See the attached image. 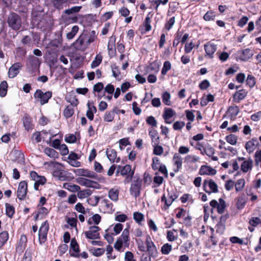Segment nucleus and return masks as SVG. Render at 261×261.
Here are the masks:
<instances>
[{
  "mask_svg": "<svg viewBox=\"0 0 261 261\" xmlns=\"http://www.w3.org/2000/svg\"><path fill=\"white\" fill-rule=\"evenodd\" d=\"M134 172V170L132 169V166L129 165H126L123 167L121 166L120 174L122 176H126L124 180L125 184H128L132 180Z\"/></svg>",
  "mask_w": 261,
  "mask_h": 261,
  "instance_id": "4",
  "label": "nucleus"
},
{
  "mask_svg": "<svg viewBox=\"0 0 261 261\" xmlns=\"http://www.w3.org/2000/svg\"><path fill=\"white\" fill-rule=\"evenodd\" d=\"M23 126L25 129L29 130L33 129L32 121L31 117L28 114H25L23 117Z\"/></svg>",
  "mask_w": 261,
  "mask_h": 261,
  "instance_id": "22",
  "label": "nucleus"
},
{
  "mask_svg": "<svg viewBox=\"0 0 261 261\" xmlns=\"http://www.w3.org/2000/svg\"><path fill=\"white\" fill-rule=\"evenodd\" d=\"M27 238L25 235H21L19 240V244L16 248L17 252L22 253L27 246Z\"/></svg>",
  "mask_w": 261,
  "mask_h": 261,
  "instance_id": "15",
  "label": "nucleus"
},
{
  "mask_svg": "<svg viewBox=\"0 0 261 261\" xmlns=\"http://www.w3.org/2000/svg\"><path fill=\"white\" fill-rule=\"evenodd\" d=\"M91 194V191L90 190L86 189L82 191H79L77 197L80 199H83L87 197Z\"/></svg>",
  "mask_w": 261,
  "mask_h": 261,
  "instance_id": "40",
  "label": "nucleus"
},
{
  "mask_svg": "<svg viewBox=\"0 0 261 261\" xmlns=\"http://www.w3.org/2000/svg\"><path fill=\"white\" fill-rule=\"evenodd\" d=\"M8 84L6 81H4L0 84V96L5 97L7 93Z\"/></svg>",
  "mask_w": 261,
  "mask_h": 261,
  "instance_id": "36",
  "label": "nucleus"
},
{
  "mask_svg": "<svg viewBox=\"0 0 261 261\" xmlns=\"http://www.w3.org/2000/svg\"><path fill=\"white\" fill-rule=\"evenodd\" d=\"M28 192L27 182L23 180L20 182L17 191V196L19 199L22 200L25 199Z\"/></svg>",
  "mask_w": 261,
  "mask_h": 261,
  "instance_id": "7",
  "label": "nucleus"
},
{
  "mask_svg": "<svg viewBox=\"0 0 261 261\" xmlns=\"http://www.w3.org/2000/svg\"><path fill=\"white\" fill-rule=\"evenodd\" d=\"M203 187L204 191L208 194H211L212 192L217 193L218 191L217 185L212 179L205 180Z\"/></svg>",
  "mask_w": 261,
  "mask_h": 261,
  "instance_id": "6",
  "label": "nucleus"
},
{
  "mask_svg": "<svg viewBox=\"0 0 261 261\" xmlns=\"http://www.w3.org/2000/svg\"><path fill=\"white\" fill-rule=\"evenodd\" d=\"M204 152L208 156L211 157L213 161H218V158L217 156H214L213 155L215 154V149L210 145L207 146L204 148Z\"/></svg>",
  "mask_w": 261,
  "mask_h": 261,
  "instance_id": "26",
  "label": "nucleus"
},
{
  "mask_svg": "<svg viewBox=\"0 0 261 261\" xmlns=\"http://www.w3.org/2000/svg\"><path fill=\"white\" fill-rule=\"evenodd\" d=\"M258 144L257 139L256 138H253L246 143L245 148L247 151L250 153L255 150L256 146Z\"/></svg>",
  "mask_w": 261,
  "mask_h": 261,
  "instance_id": "13",
  "label": "nucleus"
},
{
  "mask_svg": "<svg viewBox=\"0 0 261 261\" xmlns=\"http://www.w3.org/2000/svg\"><path fill=\"white\" fill-rule=\"evenodd\" d=\"M118 195L119 191L118 190L111 189L109 192V197L111 200L114 201H117L118 200Z\"/></svg>",
  "mask_w": 261,
  "mask_h": 261,
  "instance_id": "37",
  "label": "nucleus"
},
{
  "mask_svg": "<svg viewBox=\"0 0 261 261\" xmlns=\"http://www.w3.org/2000/svg\"><path fill=\"white\" fill-rule=\"evenodd\" d=\"M73 45L75 49L81 51H85L88 46L86 43V36L81 35L73 43Z\"/></svg>",
  "mask_w": 261,
  "mask_h": 261,
  "instance_id": "5",
  "label": "nucleus"
},
{
  "mask_svg": "<svg viewBox=\"0 0 261 261\" xmlns=\"http://www.w3.org/2000/svg\"><path fill=\"white\" fill-rule=\"evenodd\" d=\"M246 84L249 86L250 88L253 87L255 84V77L252 75H248L246 81Z\"/></svg>",
  "mask_w": 261,
  "mask_h": 261,
  "instance_id": "56",
  "label": "nucleus"
},
{
  "mask_svg": "<svg viewBox=\"0 0 261 261\" xmlns=\"http://www.w3.org/2000/svg\"><path fill=\"white\" fill-rule=\"evenodd\" d=\"M33 252V249L30 247L28 248L25 252L23 260L26 261H31Z\"/></svg>",
  "mask_w": 261,
  "mask_h": 261,
  "instance_id": "42",
  "label": "nucleus"
},
{
  "mask_svg": "<svg viewBox=\"0 0 261 261\" xmlns=\"http://www.w3.org/2000/svg\"><path fill=\"white\" fill-rule=\"evenodd\" d=\"M171 65L169 61H165L164 63L163 67L162 69V74L165 75L166 74L168 71L171 69Z\"/></svg>",
  "mask_w": 261,
  "mask_h": 261,
  "instance_id": "53",
  "label": "nucleus"
},
{
  "mask_svg": "<svg viewBox=\"0 0 261 261\" xmlns=\"http://www.w3.org/2000/svg\"><path fill=\"white\" fill-rule=\"evenodd\" d=\"M7 22L9 27L14 31L19 30L21 27V18L17 14L12 12L8 17Z\"/></svg>",
  "mask_w": 261,
  "mask_h": 261,
  "instance_id": "1",
  "label": "nucleus"
},
{
  "mask_svg": "<svg viewBox=\"0 0 261 261\" xmlns=\"http://www.w3.org/2000/svg\"><path fill=\"white\" fill-rule=\"evenodd\" d=\"M76 182L82 186L87 187L97 188L99 185L96 181H94L83 177H79L76 179Z\"/></svg>",
  "mask_w": 261,
  "mask_h": 261,
  "instance_id": "10",
  "label": "nucleus"
},
{
  "mask_svg": "<svg viewBox=\"0 0 261 261\" xmlns=\"http://www.w3.org/2000/svg\"><path fill=\"white\" fill-rule=\"evenodd\" d=\"M48 229H49L48 222L47 221H45L42 224V225L39 230V231L45 232V233H48Z\"/></svg>",
  "mask_w": 261,
  "mask_h": 261,
  "instance_id": "58",
  "label": "nucleus"
},
{
  "mask_svg": "<svg viewBox=\"0 0 261 261\" xmlns=\"http://www.w3.org/2000/svg\"><path fill=\"white\" fill-rule=\"evenodd\" d=\"M92 220L95 224L98 225L101 221V216L99 214L94 215L88 220V223L89 224L91 225L92 224Z\"/></svg>",
  "mask_w": 261,
  "mask_h": 261,
  "instance_id": "41",
  "label": "nucleus"
},
{
  "mask_svg": "<svg viewBox=\"0 0 261 261\" xmlns=\"http://www.w3.org/2000/svg\"><path fill=\"white\" fill-rule=\"evenodd\" d=\"M82 9V6H74L70 9L65 10L64 13L66 14L70 15L73 13L79 12Z\"/></svg>",
  "mask_w": 261,
  "mask_h": 261,
  "instance_id": "50",
  "label": "nucleus"
},
{
  "mask_svg": "<svg viewBox=\"0 0 261 261\" xmlns=\"http://www.w3.org/2000/svg\"><path fill=\"white\" fill-rule=\"evenodd\" d=\"M216 173V170L207 166H202L199 170L200 175H213Z\"/></svg>",
  "mask_w": 261,
  "mask_h": 261,
  "instance_id": "18",
  "label": "nucleus"
},
{
  "mask_svg": "<svg viewBox=\"0 0 261 261\" xmlns=\"http://www.w3.org/2000/svg\"><path fill=\"white\" fill-rule=\"evenodd\" d=\"M129 228L130 226H128L127 228H125L123 231L121 236L119 239L122 240L124 243L126 244L129 241Z\"/></svg>",
  "mask_w": 261,
  "mask_h": 261,
  "instance_id": "29",
  "label": "nucleus"
},
{
  "mask_svg": "<svg viewBox=\"0 0 261 261\" xmlns=\"http://www.w3.org/2000/svg\"><path fill=\"white\" fill-rule=\"evenodd\" d=\"M79 27L77 25H74L72 27L71 32L67 34V38L68 39H72L74 38L75 35L79 31Z\"/></svg>",
  "mask_w": 261,
  "mask_h": 261,
  "instance_id": "43",
  "label": "nucleus"
},
{
  "mask_svg": "<svg viewBox=\"0 0 261 261\" xmlns=\"http://www.w3.org/2000/svg\"><path fill=\"white\" fill-rule=\"evenodd\" d=\"M146 251L148 252L149 256L154 257L157 254V250L155 245L147 248Z\"/></svg>",
  "mask_w": 261,
  "mask_h": 261,
  "instance_id": "57",
  "label": "nucleus"
},
{
  "mask_svg": "<svg viewBox=\"0 0 261 261\" xmlns=\"http://www.w3.org/2000/svg\"><path fill=\"white\" fill-rule=\"evenodd\" d=\"M78 103L77 99H75V102L71 103V105H69L66 107L64 111V115L66 118L71 117L74 114V109L73 108V106H76Z\"/></svg>",
  "mask_w": 261,
  "mask_h": 261,
  "instance_id": "19",
  "label": "nucleus"
},
{
  "mask_svg": "<svg viewBox=\"0 0 261 261\" xmlns=\"http://www.w3.org/2000/svg\"><path fill=\"white\" fill-rule=\"evenodd\" d=\"M159 68L160 65L156 61H154L150 63L148 67L149 70L156 73L159 71Z\"/></svg>",
  "mask_w": 261,
  "mask_h": 261,
  "instance_id": "44",
  "label": "nucleus"
},
{
  "mask_svg": "<svg viewBox=\"0 0 261 261\" xmlns=\"http://www.w3.org/2000/svg\"><path fill=\"white\" fill-rule=\"evenodd\" d=\"M175 112L171 108H166L164 110L163 115V118L165 119L166 123H170V122L167 121L168 119L172 118L174 115Z\"/></svg>",
  "mask_w": 261,
  "mask_h": 261,
  "instance_id": "23",
  "label": "nucleus"
},
{
  "mask_svg": "<svg viewBox=\"0 0 261 261\" xmlns=\"http://www.w3.org/2000/svg\"><path fill=\"white\" fill-rule=\"evenodd\" d=\"M134 219L135 220L140 223L144 219V216L142 213L139 212H135L134 213Z\"/></svg>",
  "mask_w": 261,
  "mask_h": 261,
  "instance_id": "59",
  "label": "nucleus"
},
{
  "mask_svg": "<svg viewBox=\"0 0 261 261\" xmlns=\"http://www.w3.org/2000/svg\"><path fill=\"white\" fill-rule=\"evenodd\" d=\"M9 238L8 233L3 231L0 233V248L4 246Z\"/></svg>",
  "mask_w": 261,
  "mask_h": 261,
  "instance_id": "39",
  "label": "nucleus"
},
{
  "mask_svg": "<svg viewBox=\"0 0 261 261\" xmlns=\"http://www.w3.org/2000/svg\"><path fill=\"white\" fill-rule=\"evenodd\" d=\"M151 23V19L150 17L147 15L146 17L145 21L144 22V26L145 28L146 31H149L151 30V27L150 25Z\"/></svg>",
  "mask_w": 261,
  "mask_h": 261,
  "instance_id": "60",
  "label": "nucleus"
},
{
  "mask_svg": "<svg viewBox=\"0 0 261 261\" xmlns=\"http://www.w3.org/2000/svg\"><path fill=\"white\" fill-rule=\"evenodd\" d=\"M236 206L238 209H242L245 205L246 200L244 195L238 197L237 198Z\"/></svg>",
  "mask_w": 261,
  "mask_h": 261,
  "instance_id": "33",
  "label": "nucleus"
},
{
  "mask_svg": "<svg viewBox=\"0 0 261 261\" xmlns=\"http://www.w3.org/2000/svg\"><path fill=\"white\" fill-rule=\"evenodd\" d=\"M102 203H103L105 206L106 207V210H107L108 212H113L114 211V210H113V204L112 203H110L108 200H103Z\"/></svg>",
  "mask_w": 261,
  "mask_h": 261,
  "instance_id": "62",
  "label": "nucleus"
},
{
  "mask_svg": "<svg viewBox=\"0 0 261 261\" xmlns=\"http://www.w3.org/2000/svg\"><path fill=\"white\" fill-rule=\"evenodd\" d=\"M219 201V203L216 200H213L210 202V204L212 207L217 208L218 213L222 214L224 212L226 205L225 201L222 198H220Z\"/></svg>",
  "mask_w": 261,
  "mask_h": 261,
  "instance_id": "8",
  "label": "nucleus"
},
{
  "mask_svg": "<svg viewBox=\"0 0 261 261\" xmlns=\"http://www.w3.org/2000/svg\"><path fill=\"white\" fill-rule=\"evenodd\" d=\"M172 250V246L168 243L164 244L161 248V252L163 254H168Z\"/></svg>",
  "mask_w": 261,
  "mask_h": 261,
  "instance_id": "52",
  "label": "nucleus"
},
{
  "mask_svg": "<svg viewBox=\"0 0 261 261\" xmlns=\"http://www.w3.org/2000/svg\"><path fill=\"white\" fill-rule=\"evenodd\" d=\"M215 12L213 11H207L203 16V19L205 21H210L214 20L215 18Z\"/></svg>",
  "mask_w": 261,
  "mask_h": 261,
  "instance_id": "48",
  "label": "nucleus"
},
{
  "mask_svg": "<svg viewBox=\"0 0 261 261\" xmlns=\"http://www.w3.org/2000/svg\"><path fill=\"white\" fill-rule=\"evenodd\" d=\"M245 184V181L244 178L238 179L234 184L235 189L237 192H240L243 190Z\"/></svg>",
  "mask_w": 261,
  "mask_h": 261,
  "instance_id": "35",
  "label": "nucleus"
},
{
  "mask_svg": "<svg viewBox=\"0 0 261 261\" xmlns=\"http://www.w3.org/2000/svg\"><path fill=\"white\" fill-rule=\"evenodd\" d=\"M30 176L32 179L43 185L46 182V178L44 176H39L35 171H32L30 172Z\"/></svg>",
  "mask_w": 261,
  "mask_h": 261,
  "instance_id": "20",
  "label": "nucleus"
},
{
  "mask_svg": "<svg viewBox=\"0 0 261 261\" xmlns=\"http://www.w3.org/2000/svg\"><path fill=\"white\" fill-rule=\"evenodd\" d=\"M199 158L195 155H188L185 158V162L188 163H194L198 161Z\"/></svg>",
  "mask_w": 261,
  "mask_h": 261,
  "instance_id": "51",
  "label": "nucleus"
},
{
  "mask_svg": "<svg viewBox=\"0 0 261 261\" xmlns=\"http://www.w3.org/2000/svg\"><path fill=\"white\" fill-rule=\"evenodd\" d=\"M53 175L54 177H57L58 179L64 181L67 179V175L66 172L60 170H56L53 172Z\"/></svg>",
  "mask_w": 261,
  "mask_h": 261,
  "instance_id": "27",
  "label": "nucleus"
},
{
  "mask_svg": "<svg viewBox=\"0 0 261 261\" xmlns=\"http://www.w3.org/2000/svg\"><path fill=\"white\" fill-rule=\"evenodd\" d=\"M102 59V57L100 55H97L95 58V59L91 64V67L94 68L95 67H97L101 62Z\"/></svg>",
  "mask_w": 261,
  "mask_h": 261,
  "instance_id": "47",
  "label": "nucleus"
},
{
  "mask_svg": "<svg viewBox=\"0 0 261 261\" xmlns=\"http://www.w3.org/2000/svg\"><path fill=\"white\" fill-rule=\"evenodd\" d=\"M170 94L168 92H165L162 94V100L163 102L167 106H170L171 105Z\"/></svg>",
  "mask_w": 261,
  "mask_h": 261,
  "instance_id": "49",
  "label": "nucleus"
},
{
  "mask_svg": "<svg viewBox=\"0 0 261 261\" xmlns=\"http://www.w3.org/2000/svg\"><path fill=\"white\" fill-rule=\"evenodd\" d=\"M70 247L71 249L74 252V253L70 252V255L71 256H73L75 257H80V249L79 246L76 241V240L74 238L72 239L70 242Z\"/></svg>",
  "mask_w": 261,
  "mask_h": 261,
  "instance_id": "14",
  "label": "nucleus"
},
{
  "mask_svg": "<svg viewBox=\"0 0 261 261\" xmlns=\"http://www.w3.org/2000/svg\"><path fill=\"white\" fill-rule=\"evenodd\" d=\"M252 160L250 159H248L247 161H244L241 166L242 171L246 173L249 170H251L252 167Z\"/></svg>",
  "mask_w": 261,
  "mask_h": 261,
  "instance_id": "25",
  "label": "nucleus"
},
{
  "mask_svg": "<svg viewBox=\"0 0 261 261\" xmlns=\"http://www.w3.org/2000/svg\"><path fill=\"white\" fill-rule=\"evenodd\" d=\"M69 0H52V3L54 7L58 9L63 8V4L66 3Z\"/></svg>",
  "mask_w": 261,
  "mask_h": 261,
  "instance_id": "38",
  "label": "nucleus"
},
{
  "mask_svg": "<svg viewBox=\"0 0 261 261\" xmlns=\"http://www.w3.org/2000/svg\"><path fill=\"white\" fill-rule=\"evenodd\" d=\"M247 92L242 89L237 91L233 95V101L239 102L240 100L244 99L247 96Z\"/></svg>",
  "mask_w": 261,
  "mask_h": 261,
  "instance_id": "17",
  "label": "nucleus"
},
{
  "mask_svg": "<svg viewBox=\"0 0 261 261\" xmlns=\"http://www.w3.org/2000/svg\"><path fill=\"white\" fill-rule=\"evenodd\" d=\"M64 187L71 192H76L81 190L79 186L71 183L64 184Z\"/></svg>",
  "mask_w": 261,
  "mask_h": 261,
  "instance_id": "32",
  "label": "nucleus"
},
{
  "mask_svg": "<svg viewBox=\"0 0 261 261\" xmlns=\"http://www.w3.org/2000/svg\"><path fill=\"white\" fill-rule=\"evenodd\" d=\"M34 97L41 105H43L47 103L52 97V92L48 91L43 92L41 90L37 89L34 94Z\"/></svg>",
  "mask_w": 261,
  "mask_h": 261,
  "instance_id": "2",
  "label": "nucleus"
},
{
  "mask_svg": "<svg viewBox=\"0 0 261 261\" xmlns=\"http://www.w3.org/2000/svg\"><path fill=\"white\" fill-rule=\"evenodd\" d=\"M22 65L19 62L13 64L9 68L8 76L10 78H14L19 73V70L21 68Z\"/></svg>",
  "mask_w": 261,
  "mask_h": 261,
  "instance_id": "11",
  "label": "nucleus"
},
{
  "mask_svg": "<svg viewBox=\"0 0 261 261\" xmlns=\"http://www.w3.org/2000/svg\"><path fill=\"white\" fill-rule=\"evenodd\" d=\"M149 135L151 138L152 142L154 143V145L158 144L159 143V137L158 136L156 130L151 129L149 132Z\"/></svg>",
  "mask_w": 261,
  "mask_h": 261,
  "instance_id": "34",
  "label": "nucleus"
},
{
  "mask_svg": "<svg viewBox=\"0 0 261 261\" xmlns=\"http://www.w3.org/2000/svg\"><path fill=\"white\" fill-rule=\"evenodd\" d=\"M6 215L10 218H12L14 214L15 209L14 207L9 204V203H6Z\"/></svg>",
  "mask_w": 261,
  "mask_h": 261,
  "instance_id": "45",
  "label": "nucleus"
},
{
  "mask_svg": "<svg viewBox=\"0 0 261 261\" xmlns=\"http://www.w3.org/2000/svg\"><path fill=\"white\" fill-rule=\"evenodd\" d=\"M44 152L49 157L54 159L59 156L58 153L53 148L46 147L44 150Z\"/></svg>",
  "mask_w": 261,
  "mask_h": 261,
  "instance_id": "30",
  "label": "nucleus"
},
{
  "mask_svg": "<svg viewBox=\"0 0 261 261\" xmlns=\"http://www.w3.org/2000/svg\"><path fill=\"white\" fill-rule=\"evenodd\" d=\"M240 55V59L243 61H247L251 58L253 55V51L252 50L249 48H246L241 50Z\"/></svg>",
  "mask_w": 261,
  "mask_h": 261,
  "instance_id": "21",
  "label": "nucleus"
},
{
  "mask_svg": "<svg viewBox=\"0 0 261 261\" xmlns=\"http://www.w3.org/2000/svg\"><path fill=\"white\" fill-rule=\"evenodd\" d=\"M239 111V108L238 106H231L229 107L227 113L231 119H232L238 115Z\"/></svg>",
  "mask_w": 261,
  "mask_h": 261,
  "instance_id": "28",
  "label": "nucleus"
},
{
  "mask_svg": "<svg viewBox=\"0 0 261 261\" xmlns=\"http://www.w3.org/2000/svg\"><path fill=\"white\" fill-rule=\"evenodd\" d=\"M146 122L148 124L151 125L152 127H156L157 125L156 120L152 116H149L147 118Z\"/></svg>",
  "mask_w": 261,
  "mask_h": 261,
  "instance_id": "64",
  "label": "nucleus"
},
{
  "mask_svg": "<svg viewBox=\"0 0 261 261\" xmlns=\"http://www.w3.org/2000/svg\"><path fill=\"white\" fill-rule=\"evenodd\" d=\"M142 185V180L141 178H137L134 180L130 185L129 192L131 195L136 198L139 197Z\"/></svg>",
  "mask_w": 261,
  "mask_h": 261,
  "instance_id": "3",
  "label": "nucleus"
},
{
  "mask_svg": "<svg viewBox=\"0 0 261 261\" xmlns=\"http://www.w3.org/2000/svg\"><path fill=\"white\" fill-rule=\"evenodd\" d=\"M114 111L107 112L104 116V121L106 122H111L113 120L114 118Z\"/></svg>",
  "mask_w": 261,
  "mask_h": 261,
  "instance_id": "46",
  "label": "nucleus"
},
{
  "mask_svg": "<svg viewBox=\"0 0 261 261\" xmlns=\"http://www.w3.org/2000/svg\"><path fill=\"white\" fill-rule=\"evenodd\" d=\"M175 22V17H172L166 23L165 25V28L167 30L169 31L172 27L173 25Z\"/></svg>",
  "mask_w": 261,
  "mask_h": 261,
  "instance_id": "63",
  "label": "nucleus"
},
{
  "mask_svg": "<svg viewBox=\"0 0 261 261\" xmlns=\"http://www.w3.org/2000/svg\"><path fill=\"white\" fill-rule=\"evenodd\" d=\"M226 141L231 145H235L237 142V137L234 135H229L226 137Z\"/></svg>",
  "mask_w": 261,
  "mask_h": 261,
  "instance_id": "55",
  "label": "nucleus"
},
{
  "mask_svg": "<svg viewBox=\"0 0 261 261\" xmlns=\"http://www.w3.org/2000/svg\"><path fill=\"white\" fill-rule=\"evenodd\" d=\"M174 165L176 166L174 169L175 172H178L181 169L182 164V159L179 153H175L173 157Z\"/></svg>",
  "mask_w": 261,
  "mask_h": 261,
  "instance_id": "16",
  "label": "nucleus"
},
{
  "mask_svg": "<svg viewBox=\"0 0 261 261\" xmlns=\"http://www.w3.org/2000/svg\"><path fill=\"white\" fill-rule=\"evenodd\" d=\"M76 174L80 176H83L89 178H96L97 175L93 171L84 169H79L75 172Z\"/></svg>",
  "mask_w": 261,
  "mask_h": 261,
  "instance_id": "12",
  "label": "nucleus"
},
{
  "mask_svg": "<svg viewBox=\"0 0 261 261\" xmlns=\"http://www.w3.org/2000/svg\"><path fill=\"white\" fill-rule=\"evenodd\" d=\"M89 230L85 232L86 237L89 239H99L100 235L98 231L100 229L98 226H93L90 227Z\"/></svg>",
  "mask_w": 261,
  "mask_h": 261,
  "instance_id": "9",
  "label": "nucleus"
},
{
  "mask_svg": "<svg viewBox=\"0 0 261 261\" xmlns=\"http://www.w3.org/2000/svg\"><path fill=\"white\" fill-rule=\"evenodd\" d=\"M107 157L111 163H114L117 157V151L114 149H107Z\"/></svg>",
  "mask_w": 261,
  "mask_h": 261,
  "instance_id": "31",
  "label": "nucleus"
},
{
  "mask_svg": "<svg viewBox=\"0 0 261 261\" xmlns=\"http://www.w3.org/2000/svg\"><path fill=\"white\" fill-rule=\"evenodd\" d=\"M161 165L162 164H161L158 158L154 157L152 159L151 168L153 170H157Z\"/></svg>",
  "mask_w": 261,
  "mask_h": 261,
  "instance_id": "54",
  "label": "nucleus"
},
{
  "mask_svg": "<svg viewBox=\"0 0 261 261\" xmlns=\"http://www.w3.org/2000/svg\"><path fill=\"white\" fill-rule=\"evenodd\" d=\"M163 152V148L158 144L154 145L153 149V153L157 155H161Z\"/></svg>",
  "mask_w": 261,
  "mask_h": 261,
  "instance_id": "61",
  "label": "nucleus"
},
{
  "mask_svg": "<svg viewBox=\"0 0 261 261\" xmlns=\"http://www.w3.org/2000/svg\"><path fill=\"white\" fill-rule=\"evenodd\" d=\"M204 49L206 54L212 58V55L217 49V46L215 44L207 43L204 45Z\"/></svg>",
  "mask_w": 261,
  "mask_h": 261,
  "instance_id": "24",
  "label": "nucleus"
}]
</instances>
